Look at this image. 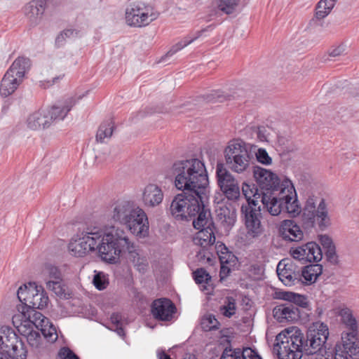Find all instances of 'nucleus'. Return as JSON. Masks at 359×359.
I'll list each match as a JSON object with an SVG mask.
<instances>
[{
  "instance_id": "nucleus-1",
  "label": "nucleus",
  "mask_w": 359,
  "mask_h": 359,
  "mask_svg": "<svg viewBox=\"0 0 359 359\" xmlns=\"http://www.w3.org/2000/svg\"><path fill=\"white\" fill-rule=\"evenodd\" d=\"M175 187L182 191L202 194L205 199L209 192V180L204 163L198 158L177 161L172 167Z\"/></svg>"
},
{
  "instance_id": "nucleus-2",
  "label": "nucleus",
  "mask_w": 359,
  "mask_h": 359,
  "mask_svg": "<svg viewBox=\"0 0 359 359\" xmlns=\"http://www.w3.org/2000/svg\"><path fill=\"white\" fill-rule=\"evenodd\" d=\"M114 233L107 236V249L103 247L102 252L104 256V260L109 263H116L120 256L125 253L128 254L129 260L140 271L144 273L148 266L147 259L141 255L140 250L132 242L126 231L120 227H114Z\"/></svg>"
},
{
  "instance_id": "nucleus-3",
  "label": "nucleus",
  "mask_w": 359,
  "mask_h": 359,
  "mask_svg": "<svg viewBox=\"0 0 359 359\" xmlns=\"http://www.w3.org/2000/svg\"><path fill=\"white\" fill-rule=\"evenodd\" d=\"M114 233L107 236V249L103 247L102 252L104 256V260L109 263H116L120 256L125 253L128 254L129 260L140 271L144 273L148 266L147 259L141 255L140 250L132 242L126 231L120 227H114Z\"/></svg>"
},
{
  "instance_id": "nucleus-4",
  "label": "nucleus",
  "mask_w": 359,
  "mask_h": 359,
  "mask_svg": "<svg viewBox=\"0 0 359 359\" xmlns=\"http://www.w3.org/2000/svg\"><path fill=\"white\" fill-rule=\"evenodd\" d=\"M114 226L107 231L97 226H87L77 238H72L68 245L71 253L76 257H83L90 252L97 250L100 257L104 260L103 247L107 249V236L114 233Z\"/></svg>"
},
{
  "instance_id": "nucleus-5",
  "label": "nucleus",
  "mask_w": 359,
  "mask_h": 359,
  "mask_svg": "<svg viewBox=\"0 0 359 359\" xmlns=\"http://www.w3.org/2000/svg\"><path fill=\"white\" fill-rule=\"evenodd\" d=\"M208 193L205 199H202V194L182 191L177 194L170 205V212L172 217L180 221H189L196 219L202 212H210L208 208Z\"/></svg>"
},
{
  "instance_id": "nucleus-6",
  "label": "nucleus",
  "mask_w": 359,
  "mask_h": 359,
  "mask_svg": "<svg viewBox=\"0 0 359 359\" xmlns=\"http://www.w3.org/2000/svg\"><path fill=\"white\" fill-rule=\"evenodd\" d=\"M263 205L273 216L285 212L294 217L301 212L294 187L287 178L282 180V188L273 198H263Z\"/></svg>"
},
{
  "instance_id": "nucleus-7",
  "label": "nucleus",
  "mask_w": 359,
  "mask_h": 359,
  "mask_svg": "<svg viewBox=\"0 0 359 359\" xmlns=\"http://www.w3.org/2000/svg\"><path fill=\"white\" fill-rule=\"evenodd\" d=\"M253 176L257 183L258 188L250 189L248 191L253 198H261L263 203V198L267 196L273 198L282 188V181L270 170L260 166H253Z\"/></svg>"
},
{
  "instance_id": "nucleus-8",
  "label": "nucleus",
  "mask_w": 359,
  "mask_h": 359,
  "mask_svg": "<svg viewBox=\"0 0 359 359\" xmlns=\"http://www.w3.org/2000/svg\"><path fill=\"white\" fill-rule=\"evenodd\" d=\"M15 332H18V337H59L60 331L49 321L43 314L35 311L32 316H29L28 318L23 320L20 325L15 327Z\"/></svg>"
},
{
  "instance_id": "nucleus-9",
  "label": "nucleus",
  "mask_w": 359,
  "mask_h": 359,
  "mask_svg": "<svg viewBox=\"0 0 359 359\" xmlns=\"http://www.w3.org/2000/svg\"><path fill=\"white\" fill-rule=\"evenodd\" d=\"M30 66L31 61L27 57H18L14 60L1 82L0 95L2 97H8L18 89Z\"/></svg>"
},
{
  "instance_id": "nucleus-10",
  "label": "nucleus",
  "mask_w": 359,
  "mask_h": 359,
  "mask_svg": "<svg viewBox=\"0 0 359 359\" xmlns=\"http://www.w3.org/2000/svg\"><path fill=\"white\" fill-rule=\"evenodd\" d=\"M302 220L305 229H310L318 224L320 230H325L330 224L325 200L322 198L316 207L315 197H309L303 209Z\"/></svg>"
},
{
  "instance_id": "nucleus-11",
  "label": "nucleus",
  "mask_w": 359,
  "mask_h": 359,
  "mask_svg": "<svg viewBox=\"0 0 359 359\" xmlns=\"http://www.w3.org/2000/svg\"><path fill=\"white\" fill-rule=\"evenodd\" d=\"M224 154L226 165L235 172L242 173L247 171L250 166L252 155L242 141L230 142L225 148Z\"/></svg>"
},
{
  "instance_id": "nucleus-12",
  "label": "nucleus",
  "mask_w": 359,
  "mask_h": 359,
  "mask_svg": "<svg viewBox=\"0 0 359 359\" xmlns=\"http://www.w3.org/2000/svg\"><path fill=\"white\" fill-rule=\"evenodd\" d=\"M249 185L243 186V192L246 198V203L241 205V213L244 216L245 225L249 234L253 237L257 236L262 232L261 224L262 212L261 207L257 198H251L248 193Z\"/></svg>"
},
{
  "instance_id": "nucleus-13",
  "label": "nucleus",
  "mask_w": 359,
  "mask_h": 359,
  "mask_svg": "<svg viewBox=\"0 0 359 359\" xmlns=\"http://www.w3.org/2000/svg\"><path fill=\"white\" fill-rule=\"evenodd\" d=\"M17 296L20 302L32 309L34 313L35 309H42L48 304V297L43 287L38 286L36 283H29L20 286L17 292Z\"/></svg>"
},
{
  "instance_id": "nucleus-14",
  "label": "nucleus",
  "mask_w": 359,
  "mask_h": 359,
  "mask_svg": "<svg viewBox=\"0 0 359 359\" xmlns=\"http://www.w3.org/2000/svg\"><path fill=\"white\" fill-rule=\"evenodd\" d=\"M280 338H276V342L272 348V353L278 359H301L302 357V348L304 343H307L309 338H285L286 341H279Z\"/></svg>"
},
{
  "instance_id": "nucleus-15",
  "label": "nucleus",
  "mask_w": 359,
  "mask_h": 359,
  "mask_svg": "<svg viewBox=\"0 0 359 359\" xmlns=\"http://www.w3.org/2000/svg\"><path fill=\"white\" fill-rule=\"evenodd\" d=\"M193 226L196 229L199 230L195 238L196 244L205 248L215 243L214 223L210 212H201L198 217L194 219Z\"/></svg>"
},
{
  "instance_id": "nucleus-16",
  "label": "nucleus",
  "mask_w": 359,
  "mask_h": 359,
  "mask_svg": "<svg viewBox=\"0 0 359 359\" xmlns=\"http://www.w3.org/2000/svg\"><path fill=\"white\" fill-rule=\"evenodd\" d=\"M294 296V293L292 292L283 291L276 293V299L287 302L284 304L276 306L273 310V317L279 323L294 322L300 318L299 308L291 303Z\"/></svg>"
},
{
  "instance_id": "nucleus-17",
  "label": "nucleus",
  "mask_w": 359,
  "mask_h": 359,
  "mask_svg": "<svg viewBox=\"0 0 359 359\" xmlns=\"http://www.w3.org/2000/svg\"><path fill=\"white\" fill-rule=\"evenodd\" d=\"M217 184L228 200L234 201L240 196V188L237 180L222 163L216 166Z\"/></svg>"
},
{
  "instance_id": "nucleus-18",
  "label": "nucleus",
  "mask_w": 359,
  "mask_h": 359,
  "mask_svg": "<svg viewBox=\"0 0 359 359\" xmlns=\"http://www.w3.org/2000/svg\"><path fill=\"white\" fill-rule=\"evenodd\" d=\"M153 20L149 8L141 1L130 3L126 8V21L130 27H144Z\"/></svg>"
},
{
  "instance_id": "nucleus-19",
  "label": "nucleus",
  "mask_w": 359,
  "mask_h": 359,
  "mask_svg": "<svg viewBox=\"0 0 359 359\" xmlns=\"http://www.w3.org/2000/svg\"><path fill=\"white\" fill-rule=\"evenodd\" d=\"M22 338H0V359H26Z\"/></svg>"
},
{
  "instance_id": "nucleus-20",
  "label": "nucleus",
  "mask_w": 359,
  "mask_h": 359,
  "mask_svg": "<svg viewBox=\"0 0 359 359\" xmlns=\"http://www.w3.org/2000/svg\"><path fill=\"white\" fill-rule=\"evenodd\" d=\"M292 257L299 261L309 262L320 261L323 253L320 246L315 242H309L290 250Z\"/></svg>"
},
{
  "instance_id": "nucleus-21",
  "label": "nucleus",
  "mask_w": 359,
  "mask_h": 359,
  "mask_svg": "<svg viewBox=\"0 0 359 359\" xmlns=\"http://www.w3.org/2000/svg\"><path fill=\"white\" fill-rule=\"evenodd\" d=\"M151 313L156 319L169 321L176 311L174 303L169 299L161 298L153 302L151 308Z\"/></svg>"
},
{
  "instance_id": "nucleus-22",
  "label": "nucleus",
  "mask_w": 359,
  "mask_h": 359,
  "mask_svg": "<svg viewBox=\"0 0 359 359\" xmlns=\"http://www.w3.org/2000/svg\"><path fill=\"white\" fill-rule=\"evenodd\" d=\"M125 225L132 233L140 237H145L148 234V219L144 211L139 207H137L136 212Z\"/></svg>"
},
{
  "instance_id": "nucleus-23",
  "label": "nucleus",
  "mask_w": 359,
  "mask_h": 359,
  "mask_svg": "<svg viewBox=\"0 0 359 359\" xmlns=\"http://www.w3.org/2000/svg\"><path fill=\"white\" fill-rule=\"evenodd\" d=\"M46 7V0H32L24 8L29 26L34 27L41 21Z\"/></svg>"
},
{
  "instance_id": "nucleus-24",
  "label": "nucleus",
  "mask_w": 359,
  "mask_h": 359,
  "mask_svg": "<svg viewBox=\"0 0 359 359\" xmlns=\"http://www.w3.org/2000/svg\"><path fill=\"white\" fill-rule=\"evenodd\" d=\"M135 205L133 202L123 201L117 202L112 211V219L120 224H126L136 212Z\"/></svg>"
},
{
  "instance_id": "nucleus-25",
  "label": "nucleus",
  "mask_w": 359,
  "mask_h": 359,
  "mask_svg": "<svg viewBox=\"0 0 359 359\" xmlns=\"http://www.w3.org/2000/svg\"><path fill=\"white\" fill-rule=\"evenodd\" d=\"M280 236L284 241L290 242H298L304 237V233L300 226L293 220H283L279 228Z\"/></svg>"
},
{
  "instance_id": "nucleus-26",
  "label": "nucleus",
  "mask_w": 359,
  "mask_h": 359,
  "mask_svg": "<svg viewBox=\"0 0 359 359\" xmlns=\"http://www.w3.org/2000/svg\"><path fill=\"white\" fill-rule=\"evenodd\" d=\"M163 197L164 194L160 187L149 184L143 190L142 201L144 206L154 208L162 203Z\"/></svg>"
},
{
  "instance_id": "nucleus-27",
  "label": "nucleus",
  "mask_w": 359,
  "mask_h": 359,
  "mask_svg": "<svg viewBox=\"0 0 359 359\" xmlns=\"http://www.w3.org/2000/svg\"><path fill=\"white\" fill-rule=\"evenodd\" d=\"M75 104V100L73 97H69L53 105L47 111L49 117L51 118V122L63 120Z\"/></svg>"
},
{
  "instance_id": "nucleus-28",
  "label": "nucleus",
  "mask_w": 359,
  "mask_h": 359,
  "mask_svg": "<svg viewBox=\"0 0 359 359\" xmlns=\"http://www.w3.org/2000/svg\"><path fill=\"white\" fill-rule=\"evenodd\" d=\"M220 359H259V355L256 349L248 346L243 347L242 349L226 348Z\"/></svg>"
},
{
  "instance_id": "nucleus-29",
  "label": "nucleus",
  "mask_w": 359,
  "mask_h": 359,
  "mask_svg": "<svg viewBox=\"0 0 359 359\" xmlns=\"http://www.w3.org/2000/svg\"><path fill=\"white\" fill-rule=\"evenodd\" d=\"M217 217L225 227L233 226L236 219V210L231 203H222L216 209Z\"/></svg>"
},
{
  "instance_id": "nucleus-30",
  "label": "nucleus",
  "mask_w": 359,
  "mask_h": 359,
  "mask_svg": "<svg viewBox=\"0 0 359 359\" xmlns=\"http://www.w3.org/2000/svg\"><path fill=\"white\" fill-rule=\"evenodd\" d=\"M27 124L29 128L34 130L48 128L52 124L51 118L47 111L39 110L29 116Z\"/></svg>"
},
{
  "instance_id": "nucleus-31",
  "label": "nucleus",
  "mask_w": 359,
  "mask_h": 359,
  "mask_svg": "<svg viewBox=\"0 0 359 359\" xmlns=\"http://www.w3.org/2000/svg\"><path fill=\"white\" fill-rule=\"evenodd\" d=\"M328 338H309L303 347L308 355L318 354L323 356L326 353L325 343Z\"/></svg>"
},
{
  "instance_id": "nucleus-32",
  "label": "nucleus",
  "mask_w": 359,
  "mask_h": 359,
  "mask_svg": "<svg viewBox=\"0 0 359 359\" xmlns=\"http://www.w3.org/2000/svg\"><path fill=\"white\" fill-rule=\"evenodd\" d=\"M338 316L341 317L342 323L349 330V332L346 333V337H356L357 322L351 311L347 308L341 309L339 311Z\"/></svg>"
},
{
  "instance_id": "nucleus-33",
  "label": "nucleus",
  "mask_w": 359,
  "mask_h": 359,
  "mask_svg": "<svg viewBox=\"0 0 359 359\" xmlns=\"http://www.w3.org/2000/svg\"><path fill=\"white\" fill-rule=\"evenodd\" d=\"M215 248L221 264H227L232 266L236 264L238 262L236 256L229 251L224 243H217Z\"/></svg>"
},
{
  "instance_id": "nucleus-34",
  "label": "nucleus",
  "mask_w": 359,
  "mask_h": 359,
  "mask_svg": "<svg viewBox=\"0 0 359 359\" xmlns=\"http://www.w3.org/2000/svg\"><path fill=\"white\" fill-rule=\"evenodd\" d=\"M322 272L323 266L319 264H313L304 266L302 271V277L304 278L303 283L306 284L315 283Z\"/></svg>"
},
{
  "instance_id": "nucleus-35",
  "label": "nucleus",
  "mask_w": 359,
  "mask_h": 359,
  "mask_svg": "<svg viewBox=\"0 0 359 359\" xmlns=\"http://www.w3.org/2000/svg\"><path fill=\"white\" fill-rule=\"evenodd\" d=\"M282 262H280L277 266V274L281 282L286 286H292L299 281L297 275L293 273L287 264H285L283 269L280 268Z\"/></svg>"
},
{
  "instance_id": "nucleus-36",
  "label": "nucleus",
  "mask_w": 359,
  "mask_h": 359,
  "mask_svg": "<svg viewBox=\"0 0 359 359\" xmlns=\"http://www.w3.org/2000/svg\"><path fill=\"white\" fill-rule=\"evenodd\" d=\"M205 31V29L198 31L194 36H187L184 39H182L181 41L178 42L175 45H174L170 50L168 51V53L164 56L165 58L169 57L175 55L176 53H177L179 50H182L183 48L186 47L191 43H192L194 41L198 39L201 35L202 33Z\"/></svg>"
},
{
  "instance_id": "nucleus-37",
  "label": "nucleus",
  "mask_w": 359,
  "mask_h": 359,
  "mask_svg": "<svg viewBox=\"0 0 359 359\" xmlns=\"http://www.w3.org/2000/svg\"><path fill=\"white\" fill-rule=\"evenodd\" d=\"M329 337L327 325L320 321L313 323L309 325L306 337Z\"/></svg>"
},
{
  "instance_id": "nucleus-38",
  "label": "nucleus",
  "mask_w": 359,
  "mask_h": 359,
  "mask_svg": "<svg viewBox=\"0 0 359 359\" xmlns=\"http://www.w3.org/2000/svg\"><path fill=\"white\" fill-rule=\"evenodd\" d=\"M114 130V123L111 120L104 121L100 126L96 135L97 142H104L105 139L111 137Z\"/></svg>"
},
{
  "instance_id": "nucleus-39",
  "label": "nucleus",
  "mask_w": 359,
  "mask_h": 359,
  "mask_svg": "<svg viewBox=\"0 0 359 359\" xmlns=\"http://www.w3.org/2000/svg\"><path fill=\"white\" fill-rule=\"evenodd\" d=\"M337 0H320L316 6V16L318 19L325 18L334 8Z\"/></svg>"
},
{
  "instance_id": "nucleus-40",
  "label": "nucleus",
  "mask_w": 359,
  "mask_h": 359,
  "mask_svg": "<svg viewBox=\"0 0 359 359\" xmlns=\"http://www.w3.org/2000/svg\"><path fill=\"white\" fill-rule=\"evenodd\" d=\"M46 287L52 291L57 297L60 298H67L66 286L63 283V280H46Z\"/></svg>"
},
{
  "instance_id": "nucleus-41",
  "label": "nucleus",
  "mask_w": 359,
  "mask_h": 359,
  "mask_svg": "<svg viewBox=\"0 0 359 359\" xmlns=\"http://www.w3.org/2000/svg\"><path fill=\"white\" fill-rule=\"evenodd\" d=\"M240 0H217V8L223 13L229 15L234 13Z\"/></svg>"
},
{
  "instance_id": "nucleus-42",
  "label": "nucleus",
  "mask_w": 359,
  "mask_h": 359,
  "mask_svg": "<svg viewBox=\"0 0 359 359\" xmlns=\"http://www.w3.org/2000/svg\"><path fill=\"white\" fill-rule=\"evenodd\" d=\"M201 326L203 330L208 332L219 329V323L214 315L208 314L201 319Z\"/></svg>"
},
{
  "instance_id": "nucleus-43",
  "label": "nucleus",
  "mask_w": 359,
  "mask_h": 359,
  "mask_svg": "<svg viewBox=\"0 0 359 359\" xmlns=\"http://www.w3.org/2000/svg\"><path fill=\"white\" fill-rule=\"evenodd\" d=\"M78 31L74 29H66L62 31L55 39V46H62L67 39H72L77 36Z\"/></svg>"
},
{
  "instance_id": "nucleus-44",
  "label": "nucleus",
  "mask_w": 359,
  "mask_h": 359,
  "mask_svg": "<svg viewBox=\"0 0 359 359\" xmlns=\"http://www.w3.org/2000/svg\"><path fill=\"white\" fill-rule=\"evenodd\" d=\"M43 273L47 276L46 280H58L62 279V276L60 270L55 266L50 264L45 265Z\"/></svg>"
},
{
  "instance_id": "nucleus-45",
  "label": "nucleus",
  "mask_w": 359,
  "mask_h": 359,
  "mask_svg": "<svg viewBox=\"0 0 359 359\" xmlns=\"http://www.w3.org/2000/svg\"><path fill=\"white\" fill-rule=\"evenodd\" d=\"M95 272V274L93 279V285L99 290H104L109 285L108 275L102 271Z\"/></svg>"
},
{
  "instance_id": "nucleus-46",
  "label": "nucleus",
  "mask_w": 359,
  "mask_h": 359,
  "mask_svg": "<svg viewBox=\"0 0 359 359\" xmlns=\"http://www.w3.org/2000/svg\"><path fill=\"white\" fill-rule=\"evenodd\" d=\"M112 329H114L120 337H124L126 333L123 327V317L118 313H114L110 317Z\"/></svg>"
},
{
  "instance_id": "nucleus-47",
  "label": "nucleus",
  "mask_w": 359,
  "mask_h": 359,
  "mask_svg": "<svg viewBox=\"0 0 359 359\" xmlns=\"http://www.w3.org/2000/svg\"><path fill=\"white\" fill-rule=\"evenodd\" d=\"M236 310V302L233 298H228L227 302L220 307V311L223 316L231 318L235 314Z\"/></svg>"
},
{
  "instance_id": "nucleus-48",
  "label": "nucleus",
  "mask_w": 359,
  "mask_h": 359,
  "mask_svg": "<svg viewBox=\"0 0 359 359\" xmlns=\"http://www.w3.org/2000/svg\"><path fill=\"white\" fill-rule=\"evenodd\" d=\"M193 277L197 284L208 283L211 280V276L203 268L197 269L194 271Z\"/></svg>"
},
{
  "instance_id": "nucleus-49",
  "label": "nucleus",
  "mask_w": 359,
  "mask_h": 359,
  "mask_svg": "<svg viewBox=\"0 0 359 359\" xmlns=\"http://www.w3.org/2000/svg\"><path fill=\"white\" fill-rule=\"evenodd\" d=\"M304 337V334L302 330L297 326H290L285 328L281 332L276 335V337Z\"/></svg>"
},
{
  "instance_id": "nucleus-50",
  "label": "nucleus",
  "mask_w": 359,
  "mask_h": 359,
  "mask_svg": "<svg viewBox=\"0 0 359 359\" xmlns=\"http://www.w3.org/2000/svg\"><path fill=\"white\" fill-rule=\"evenodd\" d=\"M257 161L263 165H269L272 163V158L265 149L259 148L255 153Z\"/></svg>"
},
{
  "instance_id": "nucleus-51",
  "label": "nucleus",
  "mask_w": 359,
  "mask_h": 359,
  "mask_svg": "<svg viewBox=\"0 0 359 359\" xmlns=\"http://www.w3.org/2000/svg\"><path fill=\"white\" fill-rule=\"evenodd\" d=\"M60 359H80V358L69 347H62L57 353Z\"/></svg>"
},
{
  "instance_id": "nucleus-52",
  "label": "nucleus",
  "mask_w": 359,
  "mask_h": 359,
  "mask_svg": "<svg viewBox=\"0 0 359 359\" xmlns=\"http://www.w3.org/2000/svg\"><path fill=\"white\" fill-rule=\"evenodd\" d=\"M292 304L295 305L297 308L300 306L302 308H306L308 306L307 298L304 295L294 293V296L292 298Z\"/></svg>"
},
{
  "instance_id": "nucleus-53",
  "label": "nucleus",
  "mask_w": 359,
  "mask_h": 359,
  "mask_svg": "<svg viewBox=\"0 0 359 359\" xmlns=\"http://www.w3.org/2000/svg\"><path fill=\"white\" fill-rule=\"evenodd\" d=\"M226 99V96L219 90H212L211 93L207 95L206 100L208 102H222Z\"/></svg>"
},
{
  "instance_id": "nucleus-54",
  "label": "nucleus",
  "mask_w": 359,
  "mask_h": 359,
  "mask_svg": "<svg viewBox=\"0 0 359 359\" xmlns=\"http://www.w3.org/2000/svg\"><path fill=\"white\" fill-rule=\"evenodd\" d=\"M320 241L325 251L330 248H335L332 238L330 236H328L327 235L320 236Z\"/></svg>"
},
{
  "instance_id": "nucleus-55",
  "label": "nucleus",
  "mask_w": 359,
  "mask_h": 359,
  "mask_svg": "<svg viewBox=\"0 0 359 359\" xmlns=\"http://www.w3.org/2000/svg\"><path fill=\"white\" fill-rule=\"evenodd\" d=\"M13 334L14 337H18L15 330L10 325H2L0 327V337H10Z\"/></svg>"
},
{
  "instance_id": "nucleus-56",
  "label": "nucleus",
  "mask_w": 359,
  "mask_h": 359,
  "mask_svg": "<svg viewBox=\"0 0 359 359\" xmlns=\"http://www.w3.org/2000/svg\"><path fill=\"white\" fill-rule=\"evenodd\" d=\"M325 254L327 260L330 263H331L332 264H337L338 263V256L336 254L335 248L327 250L325 252Z\"/></svg>"
},
{
  "instance_id": "nucleus-57",
  "label": "nucleus",
  "mask_w": 359,
  "mask_h": 359,
  "mask_svg": "<svg viewBox=\"0 0 359 359\" xmlns=\"http://www.w3.org/2000/svg\"><path fill=\"white\" fill-rule=\"evenodd\" d=\"M344 51V46L343 45H340L337 47L330 49L329 51V55L333 57H338L339 55H341Z\"/></svg>"
},
{
  "instance_id": "nucleus-58",
  "label": "nucleus",
  "mask_w": 359,
  "mask_h": 359,
  "mask_svg": "<svg viewBox=\"0 0 359 359\" xmlns=\"http://www.w3.org/2000/svg\"><path fill=\"white\" fill-rule=\"evenodd\" d=\"M231 266H229L227 264H221L219 276L222 279L224 278V277L227 276L229 274V273L231 271Z\"/></svg>"
},
{
  "instance_id": "nucleus-59",
  "label": "nucleus",
  "mask_w": 359,
  "mask_h": 359,
  "mask_svg": "<svg viewBox=\"0 0 359 359\" xmlns=\"http://www.w3.org/2000/svg\"><path fill=\"white\" fill-rule=\"evenodd\" d=\"M266 129L264 127H259L257 130V137L258 139L262 141H267V136L265 134Z\"/></svg>"
},
{
  "instance_id": "nucleus-60",
  "label": "nucleus",
  "mask_w": 359,
  "mask_h": 359,
  "mask_svg": "<svg viewBox=\"0 0 359 359\" xmlns=\"http://www.w3.org/2000/svg\"><path fill=\"white\" fill-rule=\"evenodd\" d=\"M29 344L32 346L38 347L41 338H25Z\"/></svg>"
},
{
  "instance_id": "nucleus-61",
  "label": "nucleus",
  "mask_w": 359,
  "mask_h": 359,
  "mask_svg": "<svg viewBox=\"0 0 359 359\" xmlns=\"http://www.w3.org/2000/svg\"><path fill=\"white\" fill-rule=\"evenodd\" d=\"M347 353H348L347 352H345V353L341 352V353H338L337 351H336L334 359H348V356H347Z\"/></svg>"
},
{
  "instance_id": "nucleus-62",
  "label": "nucleus",
  "mask_w": 359,
  "mask_h": 359,
  "mask_svg": "<svg viewBox=\"0 0 359 359\" xmlns=\"http://www.w3.org/2000/svg\"><path fill=\"white\" fill-rule=\"evenodd\" d=\"M62 77H63V75L54 77L51 81H47L48 86H50L55 83L59 79H62Z\"/></svg>"
},
{
  "instance_id": "nucleus-63",
  "label": "nucleus",
  "mask_w": 359,
  "mask_h": 359,
  "mask_svg": "<svg viewBox=\"0 0 359 359\" xmlns=\"http://www.w3.org/2000/svg\"><path fill=\"white\" fill-rule=\"evenodd\" d=\"M182 359H197L194 354H190L189 353H185L183 355Z\"/></svg>"
},
{
  "instance_id": "nucleus-64",
  "label": "nucleus",
  "mask_w": 359,
  "mask_h": 359,
  "mask_svg": "<svg viewBox=\"0 0 359 359\" xmlns=\"http://www.w3.org/2000/svg\"><path fill=\"white\" fill-rule=\"evenodd\" d=\"M57 339L58 338H48V341L55 343L57 340Z\"/></svg>"
}]
</instances>
